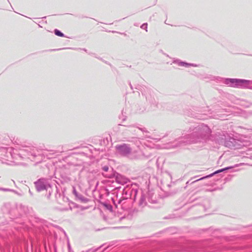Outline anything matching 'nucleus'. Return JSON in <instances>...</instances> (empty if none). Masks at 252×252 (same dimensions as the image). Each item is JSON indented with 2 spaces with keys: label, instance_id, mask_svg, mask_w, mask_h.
I'll use <instances>...</instances> for the list:
<instances>
[{
  "label": "nucleus",
  "instance_id": "1",
  "mask_svg": "<svg viewBox=\"0 0 252 252\" xmlns=\"http://www.w3.org/2000/svg\"><path fill=\"white\" fill-rule=\"evenodd\" d=\"M118 148L124 155L128 154L130 152V149L126 145L119 146Z\"/></svg>",
  "mask_w": 252,
  "mask_h": 252
},
{
  "label": "nucleus",
  "instance_id": "2",
  "mask_svg": "<svg viewBox=\"0 0 252 252\" xmlns=\"http://www.w3.org/2000/svg\"><path fill=\"white\" fill-rule=\"evenodd\" d=\"M231 167H226V168H223V169H220V170H218L216 171H215V172L206 176V177H202L200 179H199L198 180H203L204 179H205V178H209V177H211L212 176H213V175H214L215 174H216L217 173H220V172H223L226 170H227L228 169H230Z\"/></svg>",
  "mask_w": 252,
  "mask_h": 252
},
{
  "label": "nucleus",
  "instance_id": "3",
  "mask_svg": "<svg viewBox=\"0 0 252 252\" xmlns=\"http://www.w3.org/2000/svg\"><path fill=\"white\" fill-rule=\"evenodd\" d=\"M54 32H55V34L57 36H59L60 37L64 36V34L62 32H61L60 31H59L57 29H56L55 30Z\"/></svg>",
  "mask_w": 252,
  "mask_h": 252
},
{
  "label": "nucleus",
  "instance_id": "4",
  "mask_svg": "<svg viewBox=\"0 0 252 252\" xmlns=\"http://www.w3.org/2000/svg\"><path fill=\"white\" fill-rule=\"evenodd\" d=\"M229 81L231 82V83H239V82H242L243 81L242 80H237V79H231L229 80Z\"/></svg>",
  "mask_w": 252,
  "mask_h": 252
},
{
  "label": "nucleus",
  "instance_id": "5",
  "mask_svg": "<svg viewBox=\"0 0 252 252\" xmlns=\"http://www.w3.org/2000/svg\"><path fill=\"white\" fill-rule=\"evenodd\" d=\"M103 169L105 171H107L108 169V167H104L103 168Z\"/></svg>",
  "mask_w": 252,
  "mask_h": 252
}]
</instances>
